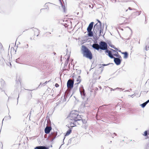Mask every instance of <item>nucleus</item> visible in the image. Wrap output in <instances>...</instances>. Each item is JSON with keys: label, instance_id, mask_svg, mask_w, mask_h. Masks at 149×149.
Segmentation results:
<instances>
[{"label": "nucleus", "instance_id": "obj_1", "mask_svg": "<svg viewBox=\"0 0 149 149\" xmlns=\"http://www.w3.org/2000/svg\"><path fill=\"white\" fill-rule=\"evenodd\" d=\"M68 118L69 119V121L72 127L74 126V125L79 124V121L81 122V118L80 116L79 115L78 112L75 110L71 112Z\"/></svg>", "mask_w": 149, "mask_h": 149}, {"label": "nucleus", "instance_id": "obj_9", "mask_svg": "<svg viewBox=\"0 0 149 149\" xmlns=\"http://www.w3.org/2000/svg\"><path fill=\"white\" fill-rule=\"evenodd\" d=\"M92 47L97 50H99L100 49V44L98 45L97 43L93 44L92 45Z\"/></svg>", "mask_w": 149, "mask_h": 149}, {"label": "nucleus", "instance_id": "obj_7", "mask_svg": "<svg viewBox=\"0 0 149 149\" xmlns=\"http://www.w3.org/2000/svg\"><path fill=\"white\" fill-rule=\"evenodd\" d=\"M57 134V132H51L49 137L52 141H53L56 137Z\"/></svg>", "mask_w": 149, "mask_h": 149}, {"label": "nucleus", "instance_id": "obj_28", "mask_svg": "<svg viewBox=\"0 0 149 149\" xmlns=\"http://www.w3.org/2000/svg\"><path fill=\"white\" fill-rule=\"evenodd\" d=\"M111 47L112 48H113L114 49H115V48H116V47H114L113 46H111Z\"/></svg>", "mask_w": 149, "mask_h": 149}, {"label": "nucleus", "instance_id": "obj_27", "mask_svg": "<svg viewBox=\"0 0 149 149\" xmlns=\"http://www.w3.org/2000/svg\"><path fill=\"white\" fill-rule=\"evenodd\" d=\"M111 47L112 48H113L114 49H115V48H116V47H114L113 46H111Z\"/></svg>", "mask_w": 149, "mask_h": 149}, {"label": "nucleus", "instance_id": "obj_16", "mask_svg": "<svg viewBox=\"0 0 149 149\" xmlns=\"http://www.w3.org/2000/svg\"><path fill=\"white\" fill-rule=\"evenodd\" d=\"M88 36L90 37H92L93 36V32L91 31H88Z\"/></svg>", "mask_w": 149, "mask_h": 149}, {"label": "nucleus", "instance_id": "obj_29", "mask_svg": "<svg viewBox=\"0 0 149 149\" xmlns=\"http://www.w3.org/2000/svg\"><path fill=\"white\" fill-rule=\"evenodd\" d=\"M111 47L112 48H113L114 49H115V48H116V47H114L113 46H111Z\"/></svg>", "mask_w": 149, "mask_h": 149}, {"label": "nucleus", "instance_id": "obj_43", "mask_svg": "<svg viewBox=\"0 0 149 149\" xmlns=\"http://www.w3.org/2000/svg\"><path fill=\"white\" fill-rule=\"evenodd\" d=\"M10 65H11V64L10 63Z\"/></svg>", "mask_w": 149, "mask_h": 149}, {"label": "nucleus", "instance_id": "obj_2", "mask_svg": "<svg viewBox=\"0 0 149 149\" xmlns=\"http://www.w3.org/2000/svg\"><path fill=\"white\" fill-rule=\"evenodd\" d=\"M81 53L84 57H86L90 60L92 59L93 56L90 51L86 47L83 45L81 47Z\"/></svg>", "mask_w": 149, "mask_h": 149}, {"label": "nucleus", "instance_id": "obj_30", "mask_svg": "<svg viewBox=\"0 0 149 149\" xmlns=\"http://www.w3.org/2000/svg\"><path fill=\"white\" fill-rule=\"evenodd\" d=\"M46 84H45V83H43V84H42V85L43 86H45Z\"/></svg>", "mask_w": 149, "mask_h": 149}, {"label": "nucleus", "instance_id": "obj_22", "mask_svg": "<svg viewBox=\"0 0 149 149\" xmlns=\"http://www.w3.org/2000/svg\"><path fill=\"white\" fill-rule=\"evenodd\" d=\"M148 134V132L147 131H145L144 132V135L145 136H147V135Z\"/></svg>", "mask_w": 149, "mask_h": 149}, {"label": "nucleus", "instance_id": "obj_25", "mask_svg": "<svg viewBox=\"0 0 149 149\" xmlns=\"http://www.w3.org/2000/svg\"><path fill=\"white\" fill-rule=\"evenodd\" d=\"M81 72V71L80 70H78L77 71V73L79 74H80Z\"/></svg>", "mask_w": 149, "mask_h": 149}, {"label": "nucleus", "instance_id": "obj_32", "mask_svg": "<svg viewBox=\"0 0 149 149\" xmlns=\"http://www.w3.org/2000/svg\"><path fill=\"white\" fill-rule=\"evenodd\" d=\"M46 81L45 82V83L46 84L47 82H48L49 81Z\"/></svg>", "mask_w": 149, "mask_h": 149}, {"label": "nucleus", "instance_id": "obj_5", "mask_svg": "<svg viewBox=\"0 0 149 149\" xmlns=\"http://www.w3.org/2000/svg\"><path fill=\"white\" fill-rule=\"evenodd\" d=\"M74 82L71 79H69L67 83V86L68 88L71 89L73 87Z\"/></svg>", "mask_w": 149, "mask_h": 149}, {"label": "nucleus", "instance_id": "obj_8", "mask_svg": "<svg viewBox=\"0 0 149 149\" xmlns=\"http://www.w3.org/2000/svg\"><path fill=\"white\" fill-rule=\"evenodd\" d=\"M114 61L115 63L117 65H119L121 62V60L119 58H114Z\"/></svg>", "mask_w": 149, "mask_h": 149}, {"label": "nucleus", "instance_id": "obj_4", "mask_svg": "<svg viewBox=\"0 0 149 149\" xmlns=\"http://www.w3.org/2000/svg\"><path fill=\"white\" fill-rule=\"evenodd\" d=\"M100 49L102 50H105L107 49L108 45L105 42L101 41L99 43Z\"/></svg>", "mask_w": 149, "mask_h": 149}, {"label": "nucleus", "instance_id": "obj_21", "mask_svg": "<svg viewBox=\"0 0 149 149\" xmlns=\"http://www.w3.org/2000/svg\"><path fill=\"white\" fill-rule=\"evenodd\" d=\"M105 50V52L106 53H108V54L109 53H110L111 52V51H109L108 49H107Z\"/></svg>", "mask_w": 149, "mask_h": 149}, {"label": "nucleus", "instance_id": "obj_23", "mask_svg": "<svg viewBox=\"0 0 149 149\" xmlns=\"http://www.w3.org/2000/svg\"><path fill=\"white\" fill-rule=\"evenodd\" d=\"M149 49V46L147 47V46H146L145 47V50L146 51H147Z\"/></svg>", "mask_w": 149, "mask_h": 149}, {"label": "nucleus", "instance_id": "obj_17", "mask_svg": "<svg viewBox=\"0 0 149 149\" xmlns=\"http://www.w3.org/2000/svg\"><path fill=\"white\" fill-rule=\"evenodd\" d=\"M122 53L124 55V58H127V57L128 53L127 52H123Z\"/></svg>", "mask_w": 149, "mask_h": 149}, {"label": "nucleus", "instance_id": "obj_41", "mask_svg": "<svg viewBox=\"0 0 149 149\" xmlns=\"http://www.w3.org/2000/svg\"><path fill=\"white\" fill-rule=\"evenodd\" d=\"M84 106L85 107H87V106H86L85 104L84 105Z\"/></svg>", "mask_w": 149, "mask_h": 149}, {"label": "nucleus", "instance_id": "obj_10", "mask_svg": "<svg viewBox=\"0 0 149 149\" xmlns=\"http://www.w3.org/2000/svg\"><path fill=\"white\" fill-rule=\"evenodd\" d=\"M52 128L51 127L47 126L45 129V133L47 134H49L50 132V131L52 130Z\"/></svg>", "mask_w": 149, "mask_h": 149}, {"label": "nucleus", "instance_id": "obj_24", "mask_svg": "<svg viewBox=\"0 0 149 149\" xmlns=\"http://www.w3.org/2000/svg\"><path fill=\"white\" fill-rule=\"evenodd\" d=\"M55 86L56 87H58L59 86V85L58 84L56 83L55 84Z\"/></svg>", "mask_w": 149, "mask_h": 149}, {"label": "nucleus", "instance_id": "obj_3", "mask_svg": "<svg viewBox=\"0 0 149 149\" xmlns=\"http://www.w3.org/2000/svg\"><path fill=\"white\" fill-rule=\"evenodd\" d=\"M99 23L96 24L94 26L93 30L94 32L96 35L100 36L102 31H103L101 29V22L98 20Z\"/></svg>", "mask_w": 149, "mask_h": 149}, {"label": "nucleus", "instance_id": "obj_20", "mask_svg": "<svg viewBox=\"0 0 149 149\" xmlns=\"http://www.w3.org/2000/svg\"><path fill=\"white\" fill-rule=\"evenodd\" d=\"M81 122L79 121V123H80V124L82 122L84 123H86V121L85 120H81Z\"/></svg>", "mask_w": 149, "mask_h": 149}, {"label": "nucleus", "instance_id": "obj_31", "mask_svg": "<svg viewBox=\"0 0 149 149\" xmlns=\"http://www.w3.org/2000/svg\"><path fill=\"white\" fill-rule=\"evenodd\" d=\"M46 81L45 82V83L46 84L47 82H48L49 81Z\"/></svg>", "mask_w": 149, "mask_h": 149}, {"label": "nucleus", "instance_id": "obj_18", "mask_svg": "<svg viewBox=\"0 0 149 149\" xmlns=\"http://www.w3.org/2000/svg\"><path fill=\"white\" fill-rule=\"evenodd\" d=\"M108 55L110 58H115L113 56L111 53V52L110 53H109Z\"/></svg>", "mask_w": 149, "mask_h": 149}, {"label": "nucleus", "instance_id": "obj_35", "mask_svg": "<svg viewBox=\"0 0 149 149\" xmlns=\"http://www.w3.org/2000/svg\"><path fill=\"white\" fill-rule=\"evenodd\" d=\"M129 9H130V10H131V8L130 7H129Z\"/></svg>", "mask_w": 149, "mask_h": 149}, {"label": "nucleus", "instance_id": "obj_15", "mask_svg": "<svg viewBox=\"0 0 149 149\" xmlns=\"http://www.w3.org/2000/svg\"><path fill=\"white\" fill-rule=\"evenodd\" d=\"M71 130L70 129L69 130L66 132V133L65 135V136H66L68 135L71 132Z\"/></svg>", "mask_w": 149, "mask_h": 149}, {"label": "nucleus", "instance_id": "obj_37", "mask_svg": "<svg viewBox=\"0 0 149 149\" xmlns=\"http://www.w3.org/2000/svg\"><path fill=\"white\" fill-rule=\"evenodd\" d=\"M147 82H149V79H148L147 80Z\"/></svg>", "mask_w": 149, "mask_h": 149}, {"label": "nucleus", "instance_id": "obj_33", "mask_svg": "<svg viewBox=\"0 0 149 149\" xmlns=\"http://www.w3.org/2000/svg\"><path fill=\"white\" fill-rule=\"evenodd\" d=\"M115 50H118V49L117 48H116H116H115Z\"/></svg>", "mask_w": 149, "mask_h": 149}, {"label": "nucleus", "instance_id": "obj_6", "mask_svg": "<svg viewBox=\"0 0 149 149\" xmlns=\"http://www.w3.org/2000/svg\"><path fill=\"white\" fill-rule=\"evenodd\" d=\"M79 91L82 98L84 99L85 96L84 90L83 86L81 87L79 89Z\"/></svg>", "mask_w": 149, "mask_h": 149}, {"label": "nucleus", "instance_id": "obj_39", "mask_svg": "<svg viewBox=\"0 0 149 149\" xmlns=\"http://www.w3.org/2000/svg\"><path fill=\"white\" fill-rule=\"evenodd\" d=\"M114 134H115L116 135V134L115 133H114Z\"/></svg>", "mask_w": 149, "mask_h": 149}, {"label": "nucleus", "instance_id": "obj_19", "mask_svg": "<svg viewBox=\"0 0 149 149\" xmlns=\"http://www.w3.org/2000/svg\"><path fill=\"white\" fill-rule=\"evenodd\" d=\"M118 54V53L117 52V54H114V55L115 56L118 57V58H121V57L120 56V55Z\"/></svg>", "mask_w": 149, "mask_h": 149}, {"label": "nucleus", "instance_id": "obj_14", "mask_svg": "<svg viewBox=\"0 0 149 149\" xmlns=\"http://www.w3.org/2000/svg\"><path fill=\"white\" fill-rule=\"evenodd\" d=\"M149 102V100H148L147 101H146L145 102L141 104V107H143L144 108V107Z\"/></svg>", "mask_w": 149, "mask_h": 149}, {"label": "nucleus", "instance_id": "obj_34", "mask_svg": "<svg viewBox=\"0 0 149 149\" xmlns=\"http://www.w3.org/2000/svg\"><path fill=\"white\" fill-rule=\"evenodd\" d=\"M112 51H113V52H116L115 50H113L112 49Z\"/></svg>", "mask_w": 149, "mask_h": 149}, {"label": "nucleus", "instance_id": "obj_40", "mask_svg": "<svg viewBox=\"0 0 149 149\" xmlns=\"http://www.w3.org/2000/svg\"><path fill=\"white\" fill-rule=\"evenodd\" d=\"M104 65V66H105V65H105V64H104V65Z\"/></svg>", "mask_w": 149, "mask_h": 149}, {"label": "nucleus", "instance_id": "obj_11", "mask_svg": "<svg viewBox=\"0 0 149 149\" xmlns=\"http://www.w3.org/2000/svg\"><path fill=\"white\" fill-rule=\"evenodd\" d=\"M93 23L94 22H92L89 24L87 28V31H91L93 27Z\"/></svg>", "mask_w": 149, "mask_h": 149}, {"label": "nucleus", "instance_id": "obj_12", "mask_svg": "<svg viewBox=\"0 0 149 149\" xmlns=\"http://www.w3.org/2000/svg\"><path fill=\"white\" fill-rule=\"evenodd\" d=\"M73 77L74 80L75 78L77 79L76 81L77 82L76 83L77 84H79L81 82V79L80 76H78L77 78H76L74 76Z\"/></svg>", "mask_w": 149, "mask_h": 149}, {"label": "nucleus", "instance_id": "obj_42", "mask_svg": "<svg viewBox=\"0 0 149 149\" xmlns=\"http://www.w3.org/2000/svg\"><path fill=\"white\" fill-rule=\"evenodd\" d=\"M19 97V96H18V98H17V100H18V99Z\"/></svg>", "mask_w": 149, "mask_h": 149}, {"label": "nucleus", "instance_id": "obj_38", "mask_svg": "<svg viewBox=\"0 0 149 149\" xmlns=\"http://www.w3.org/2000/svg\"><path fill=\"white\" fill-rule=\"evenodd\" d=\"M118 51H119V52H121V51H120V50H118Z\"/></svg>", "mask_w": 149, "mask_h": 149}, {"label": "nucleus", "instance_id": "obj_13", "mask_svg": "<svg viewBox=\"0 0 149 149\" xmlns=\"http://www.w3.org/2000/svg\"><path fill=\"white\" fill-rule=\"evenodd\" d=\"M35 149H49V148L45 146H40L36 147Z\"/></svg>", "mask_w": 149, "mask_h": 149}, {"label": "nucleus", "instance_id": "obj_36", "mask_svg": "<svg viewBox=\"0 0 149 149\" xmlns=\"http://www.w3.org/2000/svg\"><path fill=\"white\" fill-rule=\"evenodd\" d=\"M36 31L38 32V30H37V29H36Z\"/></svg>", "mask_w": 149, "mask_h": 149}, {"label": "nucleus", "instance_id": "obj_26", "mask_svg": "<svg viewBox=\"0 0 149 149\" xmlns=\"http://www.w3.org/2000/svg\"><path fill=\"white\" fill-rule=\"evenodd\" d=\"M42 84V83L41 82L40 84L39 85V87H40V86H41V85Z\"/></svg>", "mask_w": 149, "mask_h": 149}]
</instances>
